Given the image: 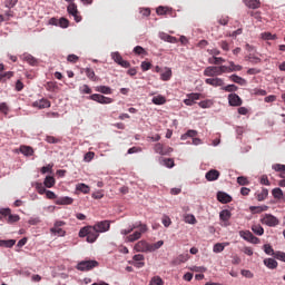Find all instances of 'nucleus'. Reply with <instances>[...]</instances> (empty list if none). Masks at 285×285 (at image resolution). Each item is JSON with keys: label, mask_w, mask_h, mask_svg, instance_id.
I'll return each instance as SVG.
<instances>
[{"label": "nucleus", "mask_w": 285, "mask_h": 285, "mask_svg": "<svg viewBox=\"0 0 285 285\" xmlns=\"http://www.w3.org/2000/svg\"><path fill=\"white\" fill-rule=\"evenodd\" d=\"M120 233L122 235H128L125 239V242H137L138 239H141V236L144 233H148V225L141 224V222L135 223L131 227L128 229H121Z\"/></svg>", "instance_id": "1"}, {"label": "nucleus", "mask_w": 285, "mask_h": 285, "mask_svg": "<svg viewBox=\"0 0 285 285\" xmlns=\"http://www.w3.org/2000/svg\"><path fill=\"white\" fill-rule=\"evenodd\" d=\"M79 237H87L89 244H95L99 239V234L94 226H85L79 230Z\"/></svg>", "instance_id": "2"}, {"label": "nucleus", "mask_w": 285, "mask_h": 285, "mask_svg": "<svg viewBox=\"0 0 285 285\" xmlns=\"http://www.w3.org/2000/svg\"><path fill=\"white\" fill-rule=\"evenodd\" d=\"M261 223L265 226H269V228H275V226H279V220L273 214H265L261 219Z\"/></svg>", "instance_id": "3"}, {"label": "nucleus", "mask_w": 285, "mask_h": 285, "mask_svg": "<svg viewBox=\"0 0 285 285\" xmlns=\"http://www.w3.org/2000/svg\"><path fill=\"white\" fill-rule=\"evenodd\" d=\"M62 226H66V222L57 220L53 224V227L50 228V233L52 235H58V237H66V230H63V228H61Z\"/></svg>", "instance_id": "4"}, {"label": "nucleus", "mask_w": 285, "mask_h": 285, "mask_svg": "<svg viewBox=\"0 0 285 285\" xmlns=\"http://www.w3.org/2000/svg\"><path fill=\"white\" fill-rule=\"evenodd\" d=\"M99 266V262L97 261H81L77 265L78 271H92V268H97Z\"/></svg>", "instance_id": "5"}, {"label": "nucleus", "mask_w": 285, "mask_h": 285, "mask_svg": "<svg viewBox=\"0 0 285 285\" xmlns=\"http://www.w3.org/2000/svg\"><path fill=\"white\" fill-rule=\"evenodd\" d=\"M91 101H97V104H102V105H108L112 104L115 100L110 97H106L101 94H92L91 96L88 97Z\"/></svg>", "instance_id": "6"}, {"label": "nucleus", "mask_w": 285, "mask_h": 285, "mask_svg": "<svg viewBox=\"0 0 285 285\" xmlns=\"http://www.w3.org/2000/svg\"><path fill=\"white\" fill-rule=\"evenodd\" d=\"M67 12L68 14H71V17H73L76 23L81 22V14H79V9H77V4L75 2H71L68 7H67Z\"/></svg>", "instance_id": "7"}, {"label": "nucleus", "mask_w": 285, "mask_h": 285, "mask_svg": "<svg viewBox=\"0 0 285 285\" xmlns=\"http://www.w3.org/2000/svg\"><path fill=\"white\" fill-rule=\"evenodd\" d=\"M0 215H2V217H8L7 218L8 224H14L21 219L19 215H12L10 208L1 209Z\"/></svg>", "instance_id": "8"}, {"label": "nucleus", "mask_w": 285, "mask_h": 285, "mask_svg": "<svg viewBox=\"0 0 285 285\" xmlns=\"http://www.w3.org/2000/svg\"><path fill=\"white\" fill-rule=\"evenodd\" d=\"M94 228L98 232V235L100 233H108L110 230V222L109 220H101L94 225Z\"/></svg>", "instance_id": "9"}, {"label": "nucleus", "mask_w": 285, "mask_h": 285, "mask_svg": "<svg viewBox=\"0 0 285 285\" xmlns=\"http://www.w3.org/2000/svg\"><path fill=\"white\" fill-rule=\"evenodd\" d=\"M240 237H243V239H245V242H249V244H259V238L257 236L253 235V233H250V230L240 232Z\"/></svg>", "instance_id": "10"}, {"label": "nucleus", "mask_w": 285, "mask_h": 285, "mask_svg": "<svg viewBox=\"0 0 285 285\" xmlns=\"http://www.w3.org/2000/svg\"><path fill=\"white\" fill-rule=\"evenodd\" d=\"M111 58L118 66H121V68H129L130 62L128 60H124V57H121V53L119 52H114L111 53Z\"/></svg>", "instance_id": "11"}, {"label": "nucleus", "mask_w": 285, "mask_h": 285, "mask_svg": "<svg viewBox=\"0 0 285 285\" xmlns=\"http://www.w3.org/2000/svg\"><path fill=\"white\" fill-rule=\"evenodd\" d=\"M32 108H38V110H43L46 108H50L51 104L50 100L46 98H41L39 100H36L31 104Z\"/></svg>", "instance_id": "12"}, {"label": "nucleus", "mask_w": 285, "mask_h": 285, "mask_svg": "<svg viewBox=\"0 0 285 285\" xmlns=\"http://www.w3.org/2000/svg\"><path fill=\"white\" fill-rule=\"evenodd\" d=\"M134 249L137 252V253H150V244H148V242L146 240H139Z\"/></svg>", "instance_id": "13"}, {"label": "nucleus", "mask_w": 285, "mask_h": 285, "mask_svg": "<svg viewBox=\"0 0 285 285\" xmlns=\"http://www.w3.org/2000/svg\"><path fill=\"white\" fill-rule=\"evenodd\" d=\"M154 150L155 153H157V155H170V153H173V147H164V145H161V142H157L154 146Z\"/></svg>", "instance_id": "14"}, {"label": "nucleus", "mask_w": 285, "mask_h": 285, "mask_svg": "<svg viewBox=\"0 0 285 285\" xmlns=\"http://www.w3.org/2000/svg\"><path fill=\"white\" fill-rule=\"evenodd\" d=\"M207 86H213L214 88H224V79L222 78H207L205 79Z\"/></svg>", "instance_id": "15"}, {"label": "nucleus", "mask_w": 285, "mask_h": 285, "mask_svg": "<svg viewBox=\"0 0 285 285\" xmlns=\"http://www.w3.org/2000/svg\"><path fill=\"white\" fill-rule=\"evenodd\" d=\"M20 59L29 63V66H39V60L28 52L22 53Z\"/></svg>", "instance_id": "16"}, {"label": "nucleus", "mask_w": 285, "mask_h": 285, "mask_svg": "<svg viewBox=\"0 0 285 285\" xmlns=\"http://www.w3.org/2000/svg\"><path fill=\"white\" fill-rule=\"evenodd\" d=\"M204 76L205 77H219V76H222L219 73V67H217V66H209V67L205 68Z\"/></svg>", "instance_id": "17"}, {"label": "nucleus", "mask_w": 285, "mask_h": 285, "mask_svg": "<svg viewBox=\"0 0 285 285\" xmlns=\"http://www.w3.org/2000/svg\"><path fill=\"white\" fill-rule=\"evenodd\" d=\"M228 104L229 106L238 107L242 106L243 100L237 94H229L228 95Z\"/></svg>", "instance_id": "18"}, {"label": "nucleus", "mask_w": 285, "mask_h": 285, "mask_svg": "<svg viewBox=\"0 0 285 285\" xmlns=\"http://www.w3.org/2000/svg\"><path fill=\"white\" fill-rule=\"evenodd\" d=\"M217 199L220 202V204H230V202H233V197L224 191L217 193Z\"/></svg>", "instance_id": "19"}, {"label": "nucleus", "mask_w": 285, "mask_h": 285, "mask_svg": "<svg viewBox=\"0 0 285 285\" xmlns=\"http://www.w3.org/2000/svg\"><path fill=\"white\" fill-rule=\"evenodd\" d=\"M207 181H217L219 179V170L217 169H210L205 175Z\"/></svg>", "instance_id": "20"}, {"label": "nucleus", "mask_w": 285, "mask_h": 285, "mask_svg": "<svg viewBox=\"0 0 285 285\" xmlns=\"http://www.w3.org/2000/svg\"><path fill=\"white\" fill-rule=\"evenodd\" d=\"M263 264L269 268V271H275V268H277V266H279V264L277 263V261H275V258H265L263 261Z\"/></svg>", "instance_id": "21"}, {"label": "nucleus", "mask_w": 285, "mask_h": 285, "mask_svg": "<svg viewBox=\"0 0 285 285\" xmlns=\"http://www.w3.org/2000/svg\"><path fill=\"white\" fill-rule=\"evenodd\" d=\"M244 3L247 8L252 10H257V8H262V1L259 0H244Z\"/></svg>", "instance_id": "22"}, {"label": "nucleus", "mask_w": 285, "mask_h": 285, "mask_svg": "<svg viewBox=\"0 0 285 285\" xmlns=\"http://www.w3.org/2000/svg\"><path fill=\"white\" fill-rule=\"evenodd\" d=\"M73 199L65 196V197H60L56 200L57 206H70L72 204Z\"/></svg>", "instance_id": "23"}, {"label": "nucleus", "mask_w": 285, "mask_h": 285, "mask_svg": "<svg viewBox=\"0 0 285 285\" xmlns=\"http://www.w3.org/2000/svg\"><path fill=\"white\" fill-rule=\"evenodd\" d=\"M159 37H160L161 41H167V43H177V38L170 36L168 33L161 32V33H159Z\"/></svg>", "instance_id": "24"}, {"label": "nucleus", "mask_w": 285, "mask_h": 285, "mask_svg": "<svg viewBox=\"0 0 285 285\" xmlns=\"http://www.w3.org/2000/svg\"><path fill=\"white\" fill-rule=\"evenodd\" d=\"M20 153L26 157H32L35 155V149H32L30 146H21Z\"/></svg>", "instance_id": "25"}, {"label": "nucleus", "mask_w": 285, "mask_h": 285, "mask_svg": "<svg viewBox=\"0 0 285 285\" xmlns=\"http://www.w3.org/2000/svg\"><path fill=\"white\" fill-rule=\"evenodd\" d=\"M230 81L234 83H238V86H246V79L237 76V75H232L229 76Z\"/></svg>", "instance_id": "26"}, {"label": "nucleus", "mask_w": 285, "mask_h": 285, "mask_svg": "<svg viewBox=\"0 0 285 285\" xmlns=\"http://www.w3.org/2000/svg\"><path fill=\"white\" fill-rule=\"evenodd\" d=\"M96 92H101V95H112V89L108 86L96 87Z\"/></svg>", "instance_id": "27"}, {"label": "nucleus", "mask_w": 285, "mask_h": 285, "mask_svg": "<svg viewBox=\"0 0 285 285\" xmlns=\"http://www.w3.org/2000/svg\"><path fill=\"white\" fill-rule=\"evenodd\" d=\"M151 101L155 106H164V104H166V97L158 95L154 97Z\"/></svg>", "instance_id": "28"}, {"label": "nucleus", "mask_w": 285, "mask_h": 285, "mask_svg": "<svg viewBox=\"0 0 285 285\" xmlns=\"http://www.w3.org/2000/svg\"><path fill=\"white\" fill-rule=\"evenodd\" d=\"M76 190L83 193V195H88V193H90V187L83 183H80L76 186Z\"/></svg>", "instance_id": "29"}, {"label": "nucleus", "mask_w": 285, "mask_h": 285, "mask_svg": "<svg viewBox=\"0 0 285 285\" xmlns=\"http://www.w3.org/2000/svg\"><path fill=\"white\" fill-rule=\"evenodd\" d=\"M173 77V70L170 68H167L161 75L160 79L161 81H170V78Z\"/></svg>", "instance_id": "30"}, {"label": "nucleus", "mask_w": 285, "mask_h": 285, "mask_svg": "<svg viewBox=\"0 0 285 285\" xmlns=\"http://www.w3.org/2000/svg\"><path fill=\"white\" fill-rule=\"evenodd\" d=\"M272 195L274 197V199H283L284 197V191L282 190V188L276 187L272 190Z\"/></svg>", "instance_id": "31"}, {"label": "nucleus", "mask_w": 285, "mask_h": 285, "mask_svg": "<svg viewBox=\"0 0 285 285\" xmlns=\"http://www.w3.org/2000/svg\"><path fill=\"white\" fill-rule=\"evenodd\" d=\"M164 246V240H158L154 244H149V253H155V250H159Z\"/></svg>", "instance_id": "32"}, {"label": "nucleus", "mask_w": 285, "mask_h": 285, "mask_svg": "<svg viewBox=\"0 0 285 285\" xmlns=\"http://www.w3.org/2000/svg\"><path fill=\"white\" fill-rule=\"evenodd\" d=\"M252 230L255 235H258L259 237H262V235H264V227H262V225H259V224L253 225Z\"/></svg>", "instance_id": "33"}, {"label": "nucleus", "mask_w": 285, "mask_h": 285, "mask_svg": "<svg viewBox=\"0 0 285 285\" xmlns=\"http://www.w3.org/2000/svg\"><path fill=\"white\" fill-rule=\"evenodd\" d=\"M233 214H230V210L224 209L219 213V217L222 222H228L230 219Z\"/></svg>", "instance_id": "34"}, {"label": "nucleus", "mask_w": 285, "mask_h": 285, "mask_svg": "<svg viewBox=\"0 0 285 285\" xmlns=\"http://www.w3.org/2000/svg\"><path fill=\"white\" fill-rule=\"evenodd\" d=\"M226 246H228V243H217L214 245L213 250L215 253H224V248H226Z\"/></svg>", "instance_id": "35"}, {"label": "nucleus", "mask_w": 285, "mask_h": 285, "mask_svg": "<svg viewBox=\"0 0 285 285\" xmlns=\"http://www.w3.org/2000/svg\"><path fill=\"white\" fill-rule=\"evenodd\" d=\"M17 244V240L14 239H8V240H0V246L3 248H12Z\"/></svg>", "instance_id": "36"}, {"label": "nucleus", "mask_w": 285, "mask_h": 285, "mask_svg": "<svg viewBox=\"0 0 285 285\" xmlns=\"http://www.w3.org/2000/svg\"><path fill=\"white\" fill-rule=\"evenodd\" d=\"M85 75L90 79V81H97V76L95 75V70L90 68L85 69Z\"/></svg>", "instance_id": "37"}, {"label": "nucleus", "mask_w": 285, "mask_h": 285, "mask_svg": "<svg viewBox=\"0 0 285 285\" xmlns=\"http://www.w3.org/2000/svg\"><path fill=\"white\" fill-rule=\"evenodd\" d=\"M273 170H276V173H281V177H285V165L275 164L273 165Z\"/></svg>", "instance_id": "38"}, {"label": "nucleus", "mask_w": 285, "mask_h": 285, "mask_svg": "<svg viewBox=\"0 0 285 285\" xmlns=\"http://www.w3.org/2000/svg\"><path fill=\"white\" fill-rule=\"evenodd\" d=\"M243 68L242 65H235L234 61H229V72H239Z\"/></svg>", "instance_id": "39"}, {"label": "nucleus", "mask_w": 285, "mask_h": 285, "mask_svg": "<svg viewBox=\"0 0 285 285\" xmlns=\"http://www.w3.org/2000/svg\"><path fill=\"white\" fill-rule=\"evenodd\" d=\"M43 185L46 186V188H52V186H55V177L47 176L45 178Z\"/></svg>", "instance_id": "40"}, {"label": "nucleus", "mask_w": 285, "mask_h": 285, "mask_svg": "<svg viewBox=\"0 0 285 285\" xmlns=\"http://www.w3.org/2000/svg\"><path fill=\"white\" fill-rule=\"evenodd\" d=\"M188 259H190V255H188V254H180L176 258V264H184V263L188 262Z\"/></svg>", "instance_id": "41"}, {"label": "nucleus", "mask_w": 285, "mask_h": 285, "mask_svg": "<svg viewBox=\"0 0 285 285\" xmlns=\"http://www.w3.org/2000/svg\"><path fill=\"white\" fill-rule=\"evenodd\" d=\"M263 249L266 255H272V257H275V249H273V246H271V244H265L263 246Z\"/></svg>", "instance_id": "42"}, {"label": "nucleus", "mask_w": 285, "mask_h": 285, "mask_svg": "<svg viewBox=\"0 0 285 285\" xmlns=\"http://www.w3.org/2000/svg\"><path fill=\"white\" fill-rule=\"evenodd\" d=\"M184 222L186 224H197V218H195V215H193V214H187L184 217Z\"/></svg>", "instance_id": "43"}, {"label": "nucleus", "mask_w": 285, "mask_h": 285, "mask_svg": "<svg viewBox=\"0 0 285 285\" xmlns=\"http://www.w3.org/2000/svg\"><path fill=\"white\" fill-rule=\"evenodd\" d=\"M262 39H264L265 41H275V39H277V36L271 32H264L262 33Z\"/></svg>", "instance_id": "44"}, {"label": "nucleus", "mask_w": 285, "mask_h": 285, "mask_svg": "<svg viewBox=\"0 0 285 285\" xmlns=\"http://www.w3.org/2000/svg\"><path fill=\"white\" fill-rule=\"evenodd\" d=\"M188 137L195 139V137H197V130L189 129L185 135L181 136V139L186 140Z\"/></svg>", "instance_id": "45"}, {"label": "nucleus", "mask_w": 285, "mask_h": 285, "mask_svg": "<svg viewBox=\"0 0 285 285\" xmlns=\"http://www.w3.org/2000/svg\"><path fill=\"white\" fill-rule=\"evenodd\" d=\"M222 90H224L225 92H237L238 87L235 85H227L225 87H222Z\"/></svg>", "instance_id": "46"}, {"label": "nucleus", "mask_w": 285, "mask_h": 285, "mask_svg": "<svg viewBox=\"0 0 285 285\" xmlns=\"http://www.w3.org/2000/svg\"><path fill=\"white\" fill-rule=\"evenodd\" d=\"M149 285H164V279H161L159 276L151 277Z\"/></svg>", "instance_id": "47"}, {"label": "nucleus", "mask_w": 285, "mask_h": 285, "mask_svg": "<svg viewBox=\"0 0 285 285\" xmlns=\"http://www.w3.org/2000/svg\"><path fill=\"white\" fill-rule=\"evenodd\" d=\"M47 144H61V139L55 136H47L46 139Z\"/></svg>", "instance_id": "48"}, {"label": "nucleus", "mask_w": 285, "mask_h": 285, "mask_svg": "<svg viewBox=\"0 0 285 285\" xmlns=\"http://www.w3.org/2000/svg\"><path fill=\"white\" fill-rule=\"evenodd\" d=\"M218 46L224 50L225 52H228L230 50V45L226 40H222L218 42Z\"/></svg>", "instance_id": "49"}, {"label": "nucleus", "mask_w": 285, "mask_h": 285, "mask_svg": "<svg viewBox=\"0 0 285 285\" xmlns=\"http://www.w3.org/2000/svg\"><path fill=\"white\" fill-rule=\"evenodd\" d=\"M240 275H243V277H246L247 279H253L255 277V274H253V272H250L249 269L240 271Z\"/></svg>", "instance_id": "50"}, {"label": "nucleus", "mask_w": 285, "mask_h": 285, "mask_svg": "<svg viewBox=\"0 0 285 285\" xmlns=\"http://www.w3.org/2000/svg\"><path fill=\"white\" fill-rule=\"evenodd\" d=\"M249 17H254L256 21H262V11H248Z\"/></svg>", "instance_id": "51"}, {"label": "nucleus", "mask_w": 285, "mask_h": 285, "mask_svg": "<svg viewBox=\"0 0 285 285\" xmlns=\"http://www.w3.org/2000/svg\"><path fill=\"white\" fill-rule=\"evenodd\" d=\"M81 95H92V89L88 85L80 87Z\"/></svg>", "instance_id": "52"}, {"label": "nucleus", "mask_w": 285, "mask_h": 285, "mask_svg": "<svg viewBox=\"0 0 285 285\" xmlns=\"http://www.w3.org/2000/svg\"><path fill=\"white\" fill-rule=\"evenodd\" d=\"M58 26H60V28H68V26H70V21L66 18H60L58 20Z\"/></svg>", "instance_id": "53"}, {"label": "nucleus", "mask_w": 285, "mask_h": 285, "mask_svg": "<svg viewBox=\"0 0 285 285\" xmlns=\"http://www.w3.org/2000/svg\"><path fill=\"white\" fill-rule=\"evenodd\" d=\"M36 189L39 193V195H46V193L48 191V190H46V187L41 183H38L36 185Z\"/></svg>", "instance_id": "54"}, {"label": "nucleus", "mask_w": 285, "mask_h": 285, "mask_svg": "<svg viewBox=\"0 0 285 285\" xmlns=\"http://www.w3.org/2000/svg\"><path fill=\"white\" fill-rule=\"evenodd\" d=\"M134 52L135 55H148V52H146V49H144V47L141 46H136L134 48Z\"/></svg>", "instance_id": "55"}, {"label": "nucleus", "mask_w": 285, "mask_h": 285, "mask_svg": "<svg viewBox=\"0 0 285 285\" xmlns=\"http://www.w3.org/2000/svg\"><path fill=\"white\" fill-rule=\"evenodd\" d=\"M140 68H141L142 72H146V71L150 70V68H153V63L142 61L140 65Z\"/></svg>", "instance_id": "56"}, {"label": "nucleus", "mask_w": 285, "mask_h": 285, "mask_svg": "<svg viewBox=\"0 0 285 285\" xmlns=\"http://www.w3.org/2000/svg\"><path fill=\"white\" fill-rule=\"evenodd\" d=\"M237 184H239V186H248L249 181L248 178L240 176L237 178Z\"/></svg>", "instance_id": "57"}, {"label": "nucleus", "mask_w": 285, "mask_h": 285, "mask_svg": "<svg viewBox=\"0 0 285 285\" xmlns=\"http://www.w3.org/2000/svg\"><path fill=\"white\" fill-rule=\"evenodd\" d=\"M266 197H268V189H263V191L257 195L258 202H264Z\"/></svg>", "instance_id": "58"}, {"label": "nucleus", "mask_w": 285, "mask_h": 285, "mask_svg": "<svg viewBox=\"0 0 285 285\" xmlns=\"http://www.w3.org/2000/svg\"><path fill=\"white\" fill-rule=\"evenodd\" d=\"M274 258L279 262H285V253L284 252H275Z\"/></svg>", "instance_id": "59"}, {"label": "nucleus", "mask_w": 285, "mask_h": 285, "mask_svg": "<svg viewBox=\"0 0 285 285\" xmlns=\"http://www.w3.org/2000/svg\"><path fill=\"white\" fill-rule=\"evenodd\" d=\"M164 165L167 168H174L175 167V160H173L171 158H165L164 159Z\"/></svg>", "instance_id": "60"}, {"label": "nucleus", "mask_w": 285, "mask_h": 285, "mask_svg": "<svg viewBox=\"0 0 285 285\" xmlns=\"http://www.w3.org/2000/svg\"><path fill=\"white\" fill-rule=\"evenodd\" d=\"M67 61H69V63H77V61H79V57L75 53H71L67 57Z\"/></svg>", "instance_id": "61"}, {"label": "nucleus", "mask_w": 285, "mask_h": 285, "mask_svg": "<svg viewBox=\"0 0 285 285\" xmlns=\"http://www.w3.org/2000/svg\"><path fill=\"white\" fill-rule=\"evenodd\" d=\"M83 159H85V161H87V163H90L91 160H94V159H95V151H89V153H87V154L85 155Z\"/></svg>", "instance_id": "62"}, {"label": "nucleus", "mask_w": 285, "mask_h": 285, "mask_svg": "<svg viewBox=\"0 0 285 285\" xmlns=\"http://www.w3.org/2000/svg\"><path fill=\"white\" fill-rule=\"evenodd\" d=\"M92 199H104V190H98V191H95L92 195H91Z\"/></svg>", "instance_id": "63"}, {"label": "nucleus", "mask_w": 285, "mask_h": 285, "mask_svg": "<svg viewBox=\"0 0 285 285\" xmlns=\"http://www.w3.org/2000/svg\"><path fill=\"white\" fill-rule=\"evenodd\" d=\"M170 224H173V220L170 219L169 216H164L163 217V225L165 226V228H168V226H170Z\"/></svg>", "instance_id": "64"}]
</instances>
